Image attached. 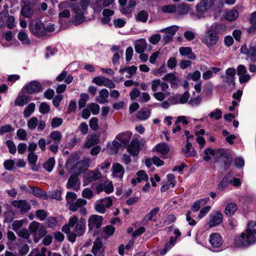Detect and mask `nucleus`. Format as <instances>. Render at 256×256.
Segmentation results:
<instances>
[{
    "label": "nucleus",
    "instance_id": "obj_1",
    "mask_svg": "<svg viewBox=\"0 0 256 256\" xmlns=\"http://www.w3.org/2000/svg\"><path fill=\"white\" fill-rule=\"evenodd\" d=\"M256 242V222H250L244 232L235 240V244L238 247H246Z\"/></svg>",
    "mask_w": 256,
    "mask_h": 256
},
{
    "label": "nucleus",
    "instance_id": "obj_2",
    "mask_svg": "<svg viewBox=\"0 0 256 256\" xmlns=\"http://www.w3.org/2000/svg\"><path fill=\"white\" fill-rule=\"evenodd\" d=\"M217 0H200L196 5V10L199 18L204 16L206 12L214 8Z\"/></svg>",
    "mask_w": 256,
    "mask_h": 256
},
{
    "label": "nucleus",
    "instance_id": "obj_3",
    "mask_svg": "<svg viewBox=\"0 0 256 256\" xmlns=\"http://www.w3.org/2000/svg\"><path fill=\"white\" fill-rule=\"evenodd\" d=\"M201 42L208 48L216 44L219 40V36L212 30H207L200 38Z\"/></svg>",
    "mask_w": 256,
    "mask_h": 256
},
{
    "label": "nucleus",
    "instance_id": "obj_4",
    "mask_svg": "<svg viewBox=\"0 0 256 256\" xmlns=\"http://www.w3.org/2000/svg\"><path fill=\"white\" fill-rule=\"evenodd\" d=\"M240 51L242 53L246 54L252 62H255V56H256V44L255 42H250L248 48L246 45L242 46Z\"/></svg>",
    "mask_w": 256,
    "mask_h": 256
},
{
    "label": "nucleus",
    "instance_id": "obj_5",
    "mask_svg": "<svg viewBox=\"0 0 256 256\" xmlns=\"http://www.w3.org/2000/svg\"><path fill=\"white\" fill-rule=\"evenodd\" d=\"M30 30L32 32L35 36H42L46 34V30L44 24L38 21L34 22V24L30 26Z\"/></svg>",
    "mask_w": 256,
    "mask_h": 256
},
{
    "label": "nucleus",
    "instance_id": "obj_6",
    "mask_svg": "<svg viewBox=\"0 0 256 256\" xmlns=\"http://www.w3.org/2000/svg\"><path fill=\"white\" fill-rule=\"evenodd\" d=\"M12 204L14 207L18 208L22 214L28 212L31 208L30 204L26 200H15Z\"/></svg>",
    "mask_w": 256,
    "mask_h": 256
},
{
    "label": "nucleus",
    "instance_id": "obj_7",
    "mask_svg": "<svg viewBox=\"0 0 256 256\" xmlns=\"http://www.w3.org/2000/svg\"><path fill=\"white\" fill-rule=\"evenodd\" d=\"M24 88L29 94L39 92L42 90L41 84L36 80L30 82L25 86Z\"/></svg>",
    "mask_w": 256,
    "mask_h": 256
},
{
    "label": "nucleus",
    "instance_id": "obj_8",
    "mask_svg": "<svg viewBox=\"0 0 256 256\" xmlns=\"http://www.w3.org/2000/svg\"><path fill=\"white\" fill-rule=\"evenodd\" d=\"M103 218L98 215L91 216L88 220V226L90 230L94 228H99L102 226Z\"/></svg>",
    "mask_w": 256,
    "mask_h": 256
},
{
    "label": "nucleus",
    "instance_id": "obj_9",
    "mask_svg": "<svg viewBox=\"0 0 256 256\" xmlns=\"http://www.w3.org/2000/svg\"><path fill=\"white\" fill-rule=\"evenodd\" d=\"M86 228V220L84 219L81 218L76 224L74 231L71 234V236H73L74 240L75 241L76 236H80L84 233Z\"/></svg>",
    "mask_w": 256,
    "mask_h": 256
},
{
    "label": "nucleus",
    "instance_id": "obj_10",
    "mask_svg": "<svg viewBox=\"0 0 256 256\" xmlns=\"http://www.w3.org/2000/svg\"><path fill=\"white\" fill-rule=\"evenodd\" d=\"M60 13L58 16L62 18H69L70 16V11L67 9L72 6L71 3L68 2H64L59 4Z\"/></svg>",
    "mask_w": 256,
    "mask_h": 256
},
{
    "label": "nucleus",
    "instance_id": "obj_11",
    "mask_svg": "<svg viewBox=\"0 0 256 256\" xmlns=\"http://www.w3.org/2000/svg\"><path fill=\"white\" fill-rule=\"evenodd\" d=\"M90 162V159H86L77 162L74 168V172L77 174L84 172L88 168Z\"/></svg>",
    "mask_w": 256,
    "mask_h": 256
},
{
    "label": "nucleus",
    "instance_id": "obj_12",
    "mask_svg": "<svg viewBox=\"0 0 256 256\" xmlns=\"http://www.w3.org/2000/svg\"><path fill=\"white\" fill-rule=\"evenodd\" d=\"M208 225L210 228L216 226L220 224L222 220L223 216L222 213L217 212L210 215Z\"/></svg>",
    "mask_w": 256,
    "mask_h": 256
},
{
    "label": "nucleus",
    "instance_id": "obj_13",
    "mask_svg": "<svg viewBox=\"0 0 256 256\" xmlns=\"http://www.w3.org/2000/svg\"><path fill=\"white\" fill-rule=\"evenodd\" d=\"M209 241L214 248H219L223 243L222 236L217 233L212 234L210 236Z\"/></svg>",
    "mask_w": 256,
    "mask_h": 256
},
{
    "label": "nucleus",
    "instance_id": "obj_14",
    "mask_svg": "<svg viewBox=\"0 0 256 256\" xmlns=\"http://www.w3.org/2000/svg\"><path fill=\"white\" fill-rule=\"evenodd\" d=\"M204 156L203 159L204 161L208 162L211 159V157L210 155H216L218 158V156H222L224 154V150H218L214 151L212 148H208L204 150Z\"/></svg>",
    "mask_w": 256,
    "mask_h": 256
},
{
    "label": "nucleus",
    "instance_id": "obj_15",
    "mask_svg": "<svg viewBox=\"0 0 256 256\" xmlns=\"http://www.w3.org/2000/svg\"><path fill=\"white\" fill-rule=\"evenodd\" d=\"M104 249L102 248V242L99 238H96L93 243L92 252L94 256L103 255Z\"/></svg>",
    "mask_w": 256,
    "mask_h": 256
},
{
    "label": "nucleus",
    "instance_id": "obj_16",
    "mask_svg": "<svg viewBox=\"0 0 256 256\" xmlns=\"http://www.w3.org/2000/svg\"><path fill=\"white\" fill-rule=\"evenodd\" d=\"M128 152L132 156H136L140 151V143L138 140H132L127 148Z\"/></svg>",
    "mask_w": 256,
    "mask_h": 256
},
{
    "label": "nucleus",
    "instance_id": "obj_17",
    "mask_svg": "<svg viewBox=\"0 0 256 256\" xmlns=\"http://www.w3.org/2000/svg\"><path fill=\"white\" fill-rule=\"evenodd\" d=\"M102 174L98 169L88 172L86 176V179L88 182L95 181L100 179Z\"/></svg>",
    "mask_w": 256,
    "mask_h": 256
},
{
    "label": "nucleus",
    "instance_id": "obj_18",
    "mask_svg": "<svg viewBox=\"0 0 256 256\" xmlns=\"http://www.w3.org/2000/svg\"><path fill=\"white\" fill-rule=\"evenodd\" d=\"M136 4V2L135 0H130L128 2V4L120 8V10L122 14H130L132 12Z\"/></svg>",
    "mask_w": 256,
    "mask_h": 256
},
{
    "label": "nucleus",
    "instance_id": "obj_19",
    "mask_svg": "<svg viewBox=\"0 0 256 256\" xmlns=\"http://www.w3.org/2000/svg\"><path fill=\"white\" fill-rule=\"evenodd\" d=\"M31 6H32L29 4H24V5L22 8L20 14L24 18H32L34 15V10Z\"/></svg>",
    "mask_w": 256,
    "mask_h": 256
},
{
    "label": "nucleus",
    "instance_id": "obj_20",
    "mask_svg": "<svg viewBox=\"0 0 256 256\" xmlns=\"http://www.w3.org/2000/svg\"><path fill=\"white\" fill-rule=\"evenodd\" d=\"M162 80L170 82L172 87L178 86L180 83V80L176 76L174 73H170L166 74L162 78Z\"/></svg>",
    "mask_w": 256,
    "mask_h": 256
},
{
    "label": "nucleus",
    "instance_id": "obj_21",
    "mask_svg": "<svg viewBox=\"0 0 256 256\" xmlns=\"http://www.w3.org/2000/svg\"><path fill=\"white\" fill-rule=\"evenodd\" d=\"M182 152L186 158L194 156L196 154V152L190 142H186L185 148L182 150Z\"/></svg>",
    "mask_w": 256,
    "mask_h": 256
},
{
    "label": "nucleus",
    "instance_id": "obj_22",
    "mask_svg": "<svg viewBox=\"0 0 256 256\" xmlns=\"http://www.w3.org/2000/svg\"><path fill=\"white\" fill-rule=\"evenodd\" d=\"M86 204L87 201L86 200L82 198H78L74 202V203H72L69 206V209L72 212H76L78 208H82V206L86 205Z\"/></svg>",
    "mask_w": 256,
    "mask_h": 256
},
{
    "label": "nucleus",
    "instance_id": "obj_23",
    "mask_svg": "<svg viewBox=\"0 0 256 256\" xmlns=\"http://www.w3.org/2000/svg\"><path fill=\"white\" fill-rule=\"evenodd\" d=\"M108 92L106 88L102 89L99 92V96L96 97V101L100 104H103L108 102Z\"/></svg>",
    "mask_w": 256,
    "mask_h": 256
},
{
    "label": "nucleus",
    "instance_id": "obj_24",
    "mask_svg": "<svg viewBox=\"0 0 256 256\" xmlns=\"http://www.w3.org/2000/svg\"><path fill=\"white\" fill-rule=\"evenodd\" d=\"M100 142V136L97 134H92L88 137V140L84 144V148H90L98 144Z\"/></svg>",
    "mask_w": 256,
    "mask_h": 256
},
{
    "label": "nucleus",
    "instance_id": "obj_25",
    "mask_svg": "<svg viewBox=\"0 0 256 256\" xmlns=\"http://www.w3.org/2000/svg\"><path fill=\"white\" fill-rule=\"evenodd\" d=\"M180 53L182 56H187L188 58L191 60L196 58V55L192 52L191 48L189 47H181L179 50Z\"/></svg>",
    "mask_w": 256,
    "mask_h": 256
},
{
    "label": "nucleus",
    "instance_id": "obj_26",
    "mask_svg": "<svg viewBox=\"0 0 256 256\" xmlns=\"http://www.w3.org/2000/svg\"><path fill=\"white\" fill-rule=\"evenodd\" d=\"M78 181V178L76 174L71 175L66 184V188L68 189L73 188L74 190H78V188H76V186Z\"/></svg>",
    "mask_w": 256,
    "mask_h": 256
},
{
    "label": "nucleus",
    "instance_id": "obj_27",
    "mask_svg": "<svg viewBox=\"0 0 256 256\" xmlns=\"http://www.w3.org/2000/svg\"><path fill=\"white\" fill-rule=\"evenodd\" d=\"M210 198L206 197L204 198L200 199L195 202L192 206V210L196 212H198L201 206H204L209 201Z\"/></svg>",
    "mask_w": 256,
    "mask_h": 256
},
{
    "label": "nucleus",
    "instance_id": "obj_28",
    "mask_svg": "<svg viewBox=\"0 0 256 256\" xmlns=\"http://www.w3.org/2000/svg\"><path fill=\"white\" fill-rule=\"evenodd\" d=\"M113 174L116 177L122 178L124 173V170L122 165L118 163L115 164L112 166Z\"/></svg>",
    "mask_w": 256,
    "mask_h": 256
},
{
    "label": "nucleus",
    "instance_id": "obj_29",
    "mask_svg": "<svg viewBox=\"0 0 256 256\" xmlns=\"http://www.w3.org/2000/svg\"><path fill=\"white\" fill-rule=\"evenodd\" d=\"M148 18V12L144 10L139 12L136 16L135 19L137 22L146 23Z\"/></svg>",
    "mask_w": 256,
    "mask_h": 256
},
{
    "label": "nucleus",
    "instance_id": "obj_30",
    "mask_svg": "<svg viewBox=\"0 0 256 256\" xmlns=\"http://www.w3.org/2000/svg\"><path fill=\"white\" fill-rule=\"evenodd\" d=\"M147 44L145 40L141 39L138 40L135 44V50L138 53H142L146 48Z\"/></svg>",
    "mask_w": 256,
    "mask_h": 256
},
{
    "label": "nucleus",
    "instance_id": "obj_31",
    "mask_svg": "<svg viewBox=\"0 0 256 256\" xmlns=\"http://www.w3.org/2000/svg\"><path fill=\"white\" fill-rule=\"evenodd\" d=\"M137 67L134 66H126L124 68H121L119 70V72L121 74L126 72L128 75L126 76V78H131L133 76H134L136 72Z\"/></svg>",
    "mask_w": 256,
    "mask_h": 256
},
{
    "label": "nucleus",
    "instance_id": "obj_32",
    "mask_svg": "<svg viewBox=\"0 0 256 256\" xmlns=\"http://www.w3.org/2000/svg\"><path fill=\"white\" fill-rule=\"evenodd\" d=\"M238 208L236 204L231 202L226 206L224 210L225 214L228 216H232L235 214Z\"/></svg>",
    "mask_w": 256,
    "mask_h": 256
},
{
    "label": "nucleus",
    "instance_id": "obj_33",
    "mask_svg": "<svg viewBox=\"0 0 256 256\" xmlns=\"http://www.w3.org/2000/svg\"><path fill=\"white\" fill-rule=\"evenodd\" d=\"M238 16V12L236 10H230L227 12L224 16V18L228 21L232 22L235 20Z\"/></svg>",
    "mask_w": 256,
    "mask_h": 256
},
{
    "label": "nucleus",
    "instance_id": "obj_34",
    "mask_svg": "<svg viewBox=\"0 0 256 256\" xmlns=\"http://www.w3.org/2000/svg\"><path fill=\"white\" fill-rule=\"evenodd\" d=\"M150 114V112L148 108H142L136 114V117L142 120L148 119Z\"/></svg>",
    "mask_w": 256,
    "mask_h": 256
},
{
    "label": "nucleus",
    "instance_id": "obj_35",
    "mask_svg": "<svg viewBox=\"0 0 256 256\" xmlns=\"http://www.w3.org/2000/svg\"><path fill=\"white\" fill-rule=\"evenodd\" d=\"M18 38L24 44L28 45L30 44V41L27 34L23 30L19 32Z\"/></svg>",
    "mask_w": 256,
    "mask_h": 256
},
{
    "label": "nucleus",
    "instance_id": "obj_36",
    "mask_svg": "<svg viewBox=\"0 0 256 256\" xmlns=\"http://www.w3.org/2000/svg\"><path fill=\"white\" fill-rule=\"evenodd\" d=\"M190 94L188 92H185L182 95H177L174 97V100L177 103L184 104L188 100Z\"/></svg>",
    "mask_w": 256,
    "mask_h": 256
},
{
    "label": "nucleus",
    "instance_id": "obj_37",
    "mask_svg": "<svg viewBox=\"0 0 256 256\" xmlns=\"http://www.w3.org/2000/svg\"><path fill=\"white\" fill-rule=\"evenodd\" d=\"M30 100L28 96H18L14 101V104L16 106H23L26 104Z\"/></svg>",
    "mask_w": 256,
    "mask_h": 256
},
{
    "label": "nucleus",
    "instance_id": "obj_38",
    "mask_svg": "<svg viewBox=\"0 0 256 256\" xmlns=\"http://www.w3.org/2000/svg\"><path fill=\"white\" fill-rule=\"evenodd\" d=\"M131 136L132 134L130 132H127L119 134L116 138L118 140H120L122 143L126 145L128 143Z\"/></svg>",
    "mask_w": 256,
    "mask_h": 256
},
{
    "label": "nucleus",
    "instance_id": "obj_39",
    "mask_svg": "<svg viewBox=\"0 0 256 256\" xmlns=\"http://www.w3.org/2000/svg\"><path fill=\"white\" fill-rule=\"evenodd\" d=\"M49 137L54 142L60 144L62 136L59 131L56 130L52 132L49 135Z\"/></svg>",
    "mask_w": 256,
    "mask_h": 256
},
{
    "label": "nucleus",
    "instance_id": "obj_40",
    "mask_svg": "<svg viewBox=\"0 0 256 256\" xmlns=\"http://www.w3.org/2000/svg\"><path fill=\"white\" fill-rule=\"evenodd\" d=\"M156 150L163 155L166 154L170 150L169 147L165 143L158 144L156 147Z\"/></svg>",
    "mask_w": 256,
    "mask_h": 256
},
{
    "label": "nucleus",
    "instance_id": "obj_41",
    "mask_svg": "<svg viewBox=\"0 0 256 256\" xmlns=\"http://www.w3.org/2000/svg\"><path fill=\"white\" fill-rule=\"evenodd\" d=\"M190 9V6L182 2L176 9L178 12L180 14H188Z\"/></svg>",
    "mask_w": 256,
    "mask_h": 256
},
{
    "label": "nucleus",
    "instance_id": "obj_42",
    "mask_svg": "<svg viewBox=\"0 0 256 256\" xmlns=\"http://www.w3.org/2000/svg\"><path fill=\"white\" fill-rule=\"evenodd\" d=\"M160 211V208L158 207H156L150 211V212L144 218V221H148V220H154L155 221L153 218L156 216L158 212Z\"/></svg>",
    "mask_w": 256,
    "mask_h": 256
},
{
    "label": "nucleus",
    "instance_id": "obj_43",
    "mask_svg": "<svg viewBox=\"0 0 256 256\" xmlns=\"http://www.w3.org/2000/svg\"><path fill=\"white\" fill-rule=\"evenodd\" d=\"M222 78L223 79L222 82L230 88H234L235 86L234 79L226 74L222 76Z\"/></svg>",
    "mask_w": 256,
    "mask_h": 256
},
{
    "label": "nucleus",
    "instance_id": "obj_44",
    "mask_svg": "<svg viewBox=\"0 0 256 256\" xmlns=\"http://www.w3.org/2000/svg\"><path fill=\"white\" fill-rule=\"evenodd\" d=\"M36 105L34 103L32 102L30 103L27 106L26 108L24 111V118H27L29 117L34 112L35 109Z\"/></svg>",
    "mask_w": 256,
    "mask_h": 256
},
{
    "label": "nucleus",
    "instance_id": "obj_45",
    "mask_svg": "<svg viewBox=\"0 0 256 256\" xmlns=\"http://www.w3.org/2000/svg\"><path fill=\"white\" fill-rule=\"evenodd\" d=\"M54 164L55 160L54 158H50L44 164L43 166L48 172H50L52 170Z\"/></svg>",
    "mask_w": 256,
    "mask_h": 256
},
{
    "label": "nucleus",
    "instance_id": "obj_46",
    "mask_svg": "<svg viewBox=\"0 0 256 256\" xmlns=\"http://www.w3.org/2000/svg\"><path fill=\"white\" fill-rule=\"evenodd\" d=\"M8 10H2L0 12V28H4L6 26L8 17Z\"/></svg>",
    "mask_w": 256,
    "mask_h": 256
},
{
    "label": "nucleus",
    "instance_id": "obj_47",
    "mask_svg": "<svg viewBox=\"0 0 256 256\" xmlns=\"http://www.w3.org/2000/svg\"><path fill=\"white\" fill-rule=\"evenodd\" d=\"M179 27L177 26H172L170 27L164 28L161 30L162 32L167 33L172 36L176 34L178 30Z\"/></svg>",
    "mask_w": 256,
    "mask_h": 256
},
{
    "label": "nucleus",
    "instance_id": "obj_48",
    "mask_svg": "<svg viewBox=\"0 0 256 256\" xmlns=\"http://www.w3.org/2000/svg\"><path fill=\"white\" fill-rule=\"evenodd\" d=\"M38 120L36 117H32L28 122V127L30 130H34L38 126Z\"/></svg>",
    "mask_w": 256,
    "mask_h": 256
},
{
    "label": "nucleus",
    "instance_id": "obj_49",
    "mask_svg": "<svg viewBox=\"0 0 256 256\" xmlns=\"http://www.w3.org/2000/svg\"><path fill=\"white\" fill-rule=\"evenodd\" d=\"M28 192L32 193L37 197H42L44 196V192L38 187L30 186V190H28Z\"/></svg>",
    "mask_w": 256,
    "mask_h": 256
},
{
    "label": "nucleus",
    "instance_id": "obj_50",
    "mask_svg": "<svg viewBox=\"0 0 256 256\" xmlns=\"http://www.w3.org/2000/svg\"><path fill=\"white\" fill-rule=\"evenodd\" d=\"M161 10L164 13H173L176 10V8L174 5L168 4L162 6Z\"/></svg>",
    "mask_w": 256,
    "mask_h": 256
},
{
    "label": "nucleus",
    "instance_id": "obj_51",
    "mask_svg": "<svg viewBox=\"0 0 256 256\" xmlns=\"http://www.w3.org/2000/svg\"><path fill=\"white\" fill-rule=\"evenodd\" d=\"M219 157L222 158V162H224V169L225 170L228 169L231 165L232 160L226 156V154L224 152V154L222 156H218Z\"/></svg>",
    "mask_w": 256,
    "mask_h": 256
},
{
    "label": "nucleus",
    "instance_id": "obj_52",
    "mask_svg": "<svg viewBox=\"0 0 256 256\" xmlns=\"http://www.w3.org/2000/svg\"><path fill=\"white\" fill-rule=\"evenodd\" d=\"M229 177L227 175L220 182L218 185V189L220 190H223L226 188L228 186V184L230 183V181L228 180Z\"/></svg>",
    "mask_w": 256,
    "mask_h": 256
},
{
    "label": "nucleus",
    "instance_id": "obj_53",
    "mask_svg": "<svg viewBox=\"0 0 256 256\" xmlns=\"http://www.w3.org/2000/svg\"><path fill=\"white\" fill-rule=\"evenodd\" d=\"M6 144L8 148L10 154H14L16 152V146L13 141L11 140H8L6 142Z\"/></svg>",
    "mask_w": 256,
    "mask_h": 256
},
{
    "label": "nucleus",
    "instance_id": "obj_54",
    "mask_svg": "<svg viewBox=\"0 0 256 256\" xmlns=\"http://www.w3.org/2000/svg\"><path fill=\"white\" fill-rule=\"evenodd\" d=\"M76 194L73 192H68L66 195V200L67 203L69 204V206L72 203H74V200L76 199Z\"/></svg>",
    "mask_w": 256,
    "mask_h": 256
},
{
    "label": "nucleus",
    "instance_id": "obj_55",
    "mask_svg": "<svg viewBox=\"0 0 256 256\" xmlns=\"http://www.w3.org/2000/svg\"><path fill=\"white\" fill-rule=\"evenodd\" d=\"M224 26H223L218 23H214L211 26V28L209 29V30H212L214 32L217 34L218 33L222 32L224 30Z\"/></svg>",
    "mask_w": 256,
    "mask_h": 256
},
{
    "label": "nucleus",
    "instance_id": "obj_56",
    "mask_svg": "<svg viewBox=\"0 0 256 256\" xmlns=\"http://www.w3.org/2000/svg\"><path fill=\"white\" fill-rule=\"evenodd\" d=\"M209 116L211 118H214L218 120L222 118V112L220 109H216L214 111L210 113Z\"/></svg>",
    "mask_w": 256,
    "mask_h": 256
},
{
    "label": "nucleus",
    "instance_id": "obj_57",
    "mask_svg": "<svg viewBox=\"0 0 256 256\" xmlns=\"http://www.w3.org/2000/svg\"><path fill=\"white\" fill-rule=\"evenodd\" d=\"M50 108L49 105L44 102H42L39 107V111L42 114H46L49 112Z\"/></svg>",
    "mask_w": 256,
    "mask_h": 256
},
{
    "label": "nucleus",
    "instance_id": "obj_58",
    "mask_svg": "<svg viewBox=\"0 0 256 256\" xmlns=\"http://www.w3.org/2000/svg\"><path fill=\"white\" fill-rule=\"evenodd\" d=\"M150 98V94L147 92H144L140 94L138 100L140 103H146L148 102Z\"/></svg>",
    "mask_w": 256,
    "mask_h": 256
},
{
    "label": "nucleus",
    "instance_id": "obj_59",
    "mask_svg": "<svg viewBox=\"0 0 256 256\" xmlns=\"http://www.w3.org/2000/svg\"><path fill=\"white\" fill-rule=\"evenodd\" d=\"M126 24V20L124 18H116L114 20V25L116 28L124 27Z\"/></svg>",
    "mask_w": 256,
    "mask_h": 256
},
{
    "label": "nucleus",
    "instance_id": "obj_60",
    "mask_svg": "<svg viewBox=\"0 0 256 256\" xmlns=\"http://www.w3.org/2000/svg\"><path fill=\"white\" fill-rule=\"evenodd\" d=\"M16 136L22 140H25L27 138V132L24 129H18L16 132Z\"/></svg>",
    "mask_w": 256,
    "mask_h": 256
},
{
    "label": "nucleus",
    "instance_id": "obj_61",
    "mask_svg": "<svg viewBox=\"0 0 256 256\" xmlns=\"http://www.w3.org/2000/svg\"><path fill=\"white\" fill-rule=\"evenodd\" d=\"M88 107L92 111V113L94 115H96L98 114L100 112V106L96 103H90L88 104Z\"/></svg>",
    "mask_w": 256,
    "mask_h": 256
},
{
    "label": "nucleus",
    "instance_id": "obj_62",
    "mask_svg": "<svg viewBox=\"0 0 256 256\" xmlns=\"http://www.w3.org/2000/svg\"><path fill=\"white\" fill-rule=\"evenodd\" d=\"M14 130L10 124H6L1 127L0 129V134L4 135V133L12 132Z\"/></svg>",
    "mask_w": 256,
    "mask_h": 256
},
{
    "label": "nucleus",
    "instance_id": "obj_63",
    "mask_svg": "<svg viewBox=\"0 0 256 256\" xmlns=\"http://www.w3.org/2000/svg\"><path fill=\"white\" fill-rule=\"evenodd\" d=\"M82 195L83 198L90 200L93 197V192L90 188H87L82 190Z\"/></svg>",
    "mask_w": 256,
    "mask_h": 256
},
{
    "label": "nucleus",
    "instance_id": "obj_64",
    "mask_svg": "<svg viewBox=\"0 0 256 256\" xmlns=\"http://www.w3.org/2000/svg\"><path fill=\"white\" fill-rule=\"evenodd\" d=\"M96 210L100 214H104L106 212V208L100 200L96 201L94 204Z\"/></svg>",
    "mask_w": 256,
    "mask_h": 256
}]
</instances>
